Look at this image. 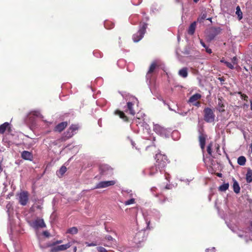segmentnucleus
Returning a JSON list of instances; mask_svg holds the SVG:
<instances>
[{
    "label": "nucleus",
    "instance_id": "nucleus-43",
    "mask_svg": "<svg viewBox=\"0 0 252 252\" xmlns=\"http://www.w3.org/2000/svg\"><path fill=\"white\" fill-rule=\"evenodd\" d=\"M71 133V130H69V129L68 130V131H67V132L66 133H65V136L66 137H67V135H68L69 134H70Z\"/></svg>",
    "mask_w": 252,
    "mask_h": 252
},
{
    "label": "nucleus",
    "instance_id": "nucleus-23",
    "mask_svg": "<svg viewBox=\"0 0 252 252\" xmlns=\"http://www.w3.org/2000/svg\"><path fill=\"white\" fill-rule=\"evenodd\" d=\"M158 67L157 64H151V65L150 67L148 72L147 74V77H149V75L150 73L154 72V71Z\"/></svg>",
    "mask_w": 252,
    "mask_h": 252
},
{
    "label": "nucleus",
    "instance_id": "nucleus-18",
    "mask_svg": "<svg viewBox=\"0 0 252 252\" xmlns=\"http://www.w3.org/2000/svg\"><path fill=\"white\" fill-rule=\"evenodd\" d=\"M199 138L201 148L203 151L205 144V138L203 135H201L199 136Z\"/></svg>",
    "mask_w": 252,
    "mask_h": 252
},
{
    "label": "nucleus",
    "instance_id": "nucleus-13",
    "mask_svg": "<svg viewBox=\"0 0 252 252\" xmlns=\"http://www.w3.org/2000/svg\"><path fill=\"white\" fill-rule=\"evenodd\" d=\"M179 75L183 78H186L188 76V72L187 68L184 67L179 71Z\"/></svg>",
    "mask_w": 252,
    "mask_h": 252
},
{
    "label": "nucleus",
    "instance_id": "nucleus-51",
    "mask_svg": "<svg viewBox=\"0 0 252 252\" xmlns=\"http://www.w3.org/2000/svg\"><path fill=\"white\" fill-rule=\"evenodd\" d=\"M155 189H156V188L153 187V188H151V189L152 191H155Z\"/></svg>",
    "mask_w": 252,
    "mask_h": 252
},
{
    "label": "nucleus",
    "instance_id": "nucleus-35",
    "mask_svg": "<svg viewBox=\"0 0 252 252\" xmlns=\"http://www.w3.org/2000/svg\"><path fill=\"white\" fill-rule=\"evenodd\" d=\"M108 23H109L108 22H104V27H105V28L108 29L112 28L113 27V24H112V26L110 27H109L108 26Z\"/></svg>",
    "mask_w": 252,
    "mask_h": 252
},
{
    "label": "nucleus",
    "instance_id": "nucleus-25",
    "mask_svg": "<svg viewBox=\"0 0 252 252\" xmlns=\"http://www.w3.org/2000/svg\"><path fill=\"white\" fill-rule=\"evenodd\" d=\"M100 169L101 170V172L103 174H107V173H105V171L106 170H109V169H111L110 167L108 165H104L101 166L100 167Z\"/></svg>",
    "mask_w": 252,
    "mask_h": 252
},
{
    "label": "nucleus",
    "instance_id": "nucleus-20",
    "mask_svg": "<svg viewBox=\"0 0 252 252\" xmlns=\"http://www.w3.org/2000/svg\"><path fill=\"white\" fill-rule=\"evenodd\" d=\"M116 115H119V117L122 119L124 121H126L127 120V118L126 116L125 115L124 112L120 111L119 110H117L115 112Z\"/></svg>",
    "mask_w": 252,
    "mask_h": 252
},
{
    "label": "nucleus",
    "instance_id": "nucleus-24",
    "mask_svg": "<svg viewBox=\"0 0 252 252\" xmlns=\"http://www.w3.org/2000/svg\"><path fill=\"white\" fill-rule=\"evenodd\" d=\"M228 187H229L228 183H225V184H223V185H221L219 187V190L220 191H225L226 189H228Z\"/></svg>",
    "mask_w": 252,
    "mask_h": 252
},
{
    "label": "nucleus",
    "instance_id": "nucleus-40",
    "mask_svg": "<svg viewBox=\"0 0 252 252\" xmlns=\"http://www.w3.org/2000/svg\"><path fill=\"white\" fill-rule=\"evenodd\" d=\"M62 243H63V241L62 240H57V241L53 243V245H57V244H61Z\"/></svg>",
    "mask_w": 252,
    "mask_h": 252
},
{
    "label": "nucleus",
    "instance_id": "nucleus-52",
    "mask_svg": "<svg viewBox=\"0 0 252 252\" xmlns=\"http://www.w3.org/2000/svg\"><path fill=\"white\" fill-rule=\"evenodd\" d=\"M243 96V97H244V99H246V98H248V97L245 95L244 96Z\"/></svg>",
    "mask_w": 252,
    "mask_h": 252
},
{
    "label": "nucleus",
    "instance_id": "nucleus-17",
    "mask_svg": "<svg viewBox=\"0 0 252 252\" xmlns=\"http://www.w3.org/2000/svg\"><path fill=\"white\" fill-rule=\"evenodd\" d=\"M246 181L247 183H250L252 182V170L249 169L246 174Z\"/></svg>",
    "mask_w": 252,
    "mask_h": 252
},
{
    "label": "nucleus",
    "instance_id": "nucleus-26",
    "mask_svg": "<svg viewBox=\"0 0 252 252\" xmlns=\"http://www.w3.org/2000/svg\"><path fill=\"white\" fill-rule=\"evenodd\" d=\"M218 105H219V111L220 112H223L224 111V106L222 103L221 100L219 98V102H218Z\"/></svg>",
    "mask_w": 252,
    "mask_h": 252
},
{
    "label": "nucleus",
    "instance_id": "nucleus-9",
    "mask_svg": "<svg viewBox=\"0 0 252 252\" xmlns=\"http://www.w3.org/2000/svg\"><path fill=\"white\" fill-rule=\"evenodd\" d=\"M21 157L25 160H32L33 156L31 152L27 151H24L21 154Z\"/></svg>",
    "mask_w": 252,
    "mask_h": 252
},
{
    "label": "nucleus",
    "instance_id": "nucleus-16",
    "mask_svg": "<svg viewBox=\"0 0 252 252\" xmlns=\"http://www.w3.org/2000/svg\"><path fill=\"white\" fill-rule=\"evenodd\" d=\"M233 188L234 191L235 193H239L240 192V188L239 187V184L235 180H233Z\"/></svg>",
    "mask_w": 252,
    "mask_h": 252
},
{
    "label": "nucleus",
    "instance_id": "nucleus-59",
    "mask_svg": "<svg viewBox=\"0 0 252 252\" xmlns=\"http://www.w3.org/2000/svg\"><path fill=\"white\" fill-rule=\"evenodd\" d=\"M204 162H206V158H204Z\"/></svg>",
    "mask_w": 252,
    "mask_h": 252
},
{
    "label": "nucleus",
    "instance_id": "nucleus-63",
    "mask_svg": "<svg viewBox=\"0 0 252 252\" xmlns=\"http://www.w3.org/2000/svg\"><path fill=\"white\" fill-rule=\"evenodd\" d=\"M170 110H173L171 108H169Z\"/></svg>",
    "mask_w": 252,
    "mask_h": 252
},
{
    "label": "nucleus",
    "instance_id": "nucleus-48",
    "mask_svg": "<svg viewBox=\"0 0 252 252\" xmlns=\"http://www.w3.org/2000/svg\"><path fill=\"white\" fill-rule=\"evenodd\" d=\"M220 62H221V63H229L228 62V61H225V62H224V61L223 60H222L220 61Z\"/></svg>",
    "mask_w": 252,
    "mask_h": 252
},
{
    "label": "nucleus",
    "instance_id": "nucleus-7",
    "mask_svg": "<svg viewBox=\"0 0 252 252\" xmlns=\"http://www.w3.org/2000/svg\"><path fill=\"white\" fill-rule=\"evenodd\" d=\"M116 182L115 181H107L100 182L96 185V186L93 188V189H101L108 187L109 186L115 185Z\"/></svg>",
    "mask_w": 252,
    "mask_h": 252
},
{
    "label": "nucleus",
    "instance_id": "nucleus-54",
    "mask_svg": "<svg viewBox=\"0 0 252 252\" xmlns=\"http://www.w3.org/2000/svg\"><path fill=\"white\" fill-rule=\"evenodd\" d=\"M218 176L219 177H221V173H218Z\"/></svg>",
    "mask_w": 252,
    "mask_h": 252
},
{
    "label": "nucleus",
    "instance_id": "nucleus-42",
    "mask_svg": "<svg viewBox=\"0 0 252 252\" xmlns=\"http://www.w3.org/2000/svg\"><path fill=\"white\" fill-rule=\"evenodd\" d=\"M249 151L251 153V154H252V144L250 145Z\"/></svg>",
    "mask_w": 252,
    "mask_h": 252
},
{
    "label": "nucleus",
    "instance_id": "nucleus-46",
    "mask_svg": "<svg viewBox=\"0 0 252 252\" xmlns=\"http://www.w3.org/2000/svg\"><path fill=\"white\" fill-rule=\"evenodd\" d=\"M237 11L236 13L238 14V16H239V11H240V8L239 6L237 7Z\"/></svg>",
    "mask_w": 252,
    "mask_h": 252
},
{
    "label": "nucleus",
    "instance_id": "nucleus-6",
    "mask_svg": "<svg viewBox=\"0 0 252 252\" xmlns=\"http://www.w3.org/2000/svg\"><path fill=\"white\" fill-rule=\"evenodd\" d=\"M154 130L158 134L164 136V137H168L169 135V132L167 129L164 128L162 127L160 125L158 124L154 125Z\"/></svg>",
    "mask_w": 252,
    "mask_h": 252
},
{
    "label": "nucleus",
    "instance_id": "nucleus-58",
    "mask_svg": "<svg viewBox=\"0 0 252 252\" xmlns=\"http://www.w3.org/2000/svg\"><path fill=\"white\" fill-rule=\"evenodd\" d=\"M176 133H177V132H174L173 134H176Z\"/></svg>",
    "mask_w": 252,
    "mask_h": 252
},
{
    "label": "nucleus",
    "instance_id": "nucleus-39",
    "mask_svg": "<svg viewBox=\"0 0 252 252\" xmlns=\"http://www.w3.org/2000/svg\"><path fill=\"white\" fill-rule=\"evenodd\" d=\"M192 104L194 106L199 107V106H200V103L199 101H196V102H194L193 103H192Z\"/></svg>",
    "mask_w": 252,
    "mask_h": 252
},
{
    "label": "nucleus",
    "instance_id": "nucleus-44",
    "mask_svg": "<svg viewBox=\"0 0 252 252\" xmlns=\"http://www.w3.org/2000/svg\"><path fill=\"white\" fill-rule=\"evenodd\" d=\"M215 249V248L213 247L212 248V249H211V250L207 249L206 251H207V252H214Z\"/></svg>",
    "mask_w": 252,
    "mask_h": 252
},
{
    "label": "nucleus",
    "instance_id": "nucleus-12",
    "mask_svg": "<svg viewBox=\"0 0 252 252\" xmlns=\"http://www.w3.org/2000/svg\"><path fill=\"white\" fill-rule=\"evenodd\" d=\"M66 122H62L58 124L55 127V130L57 131L61 132L67 126Z\"/></svg>",
    "mask_w": 252,
    "mask_h": 252
},
{
    "label": "nucleus",
    "instance_id": "nucleus-61",
    "mask_svg": "<svg viewBox=\"0 0 252 252\" xmlns=\"http://www.w3.org/2000/svg\"><path fill=\"white\" fill-rule=\"evenodd\" d=\"M187 114V113H185L184 114H182L183 115H185Z\"/></svg>",
    "mask_w": 252,
    "mask_h": 252
},
{
    "label": "nucleus",
    "instance_id": "nucleus-47",
    "mask_svg": "<svg viewBox=\"0 0 252 252\" xmlns=\"http://www.w3.org/2000/svg\"><path fill=\"white\" fill-rule=\"evenodd\" d=\"M236 60H237L236 57H233V61H232L233 63H234V62H235L236 61Z\"/></svg>",
    "mask_w": 252,
    "mask_h": 252
},
{
    "label": "nucleus",
    "instance_id": "nucleus-36",
    "mask_svg": "<svg viewBox=\"0 0 252 252\" xmlns=\"http://www.w3.org/2000/svg\"><path fill=\"white\" fill-rule=\"evenodd\" d=\"M106 239H107L109 241H112L113 240V238L112 236L110 235H107L105 237Z\"/></svg>",
    "mask_w": 252,
    "mask_h": 252
},
{
    "label": "nucleus",
    "instance_id": "nucleus-11",
    "mask_svg": "<svg viewBox=\"0 0 252 252\" xmlns=\"http://www.w3.org/2000/svg\"><path fill=\"white\" fill-rule=\"evenodd\" d=\"M201 95L200 94H195L190 97L189 102L192 104L194 102L197 101L199 99H200L201 98Z\"/></svg>",
    "mask_w": 252,
    "mask_h": 252
},
{
    "label": "nucleus",
    "instance_id": "nucleus-29",
    "mask_svg": "<svg viewBox=\"0 0 252 252\" xmlns=\"http://www.w3.org/2000/svg\"><path fill=\"white\" fill-rule=\"evenodd\" d=\"M32 115L36 117H39L40 116V113L38 111H33L30 113V117H31Z\"/></svg>",
    "mask_w": 252,
    "mask_h": 252
},
{
    "label": "nucleus",
    "instance_id": "nucleus-4",
    "mask_svg": "<svg viewBox=\"0 0 252 252\" xmlns=\"http://www.w3.org/2000/svg\"><path fill=\"white\" fill-rule=\"evenodd\" d=\"M19 203L22 206L27 204L29 201V193L27 191H22L18 195Z\"/></svg>",
    "mask_w": 252,
    "mask_h": 252
},
{
    "label": "nucleus",
    "instance_id": "nucleus-8",
    "mask_svg": "<svg viewBox=\"0 0 252 252\" xmlns=\"http://www.w3.org/2000/svg\"><path fill=\"white\" fill-rule=\"evenodd\" d=\"M32 227L35 229L46 227L43 219H37L30 223Z\"/></svg>",
    "mask_w": 252,
    "mask_h": 252
},
{
    "label": "nucleus",
    "instance_id": "nucleus-45",
    "mask_svg": "<svg viewBox=\"0 0 252 252\" xmlns=\"http://www.w3.org/2000/svg\"><path fill=\"white\" fill-rule=\"evenodd\" d=\"M200 43H201V44L202 45V46L203 47H204V48H206V45H205V44L202 41H200Z\"/></svg>",
    "mask_w": 252,
    "mask_h": 252
},
{
    "label": "nucleus",
    "instance_id": "nucleus-55",
    "mask_svg": "<svg viewBox=\"0 0 252 252\" xmlns=\"http://www.w3.org/2000/svg\"><path fill=\"white\" fill-rule=\"evenodd\" d=\"M251 110H252V101L251 102Z\"/></svg>",
    "mask_w": 252,
    "mask_h": 252
},
{
    "label": "nucleus",
    "instance_id": "nucleus-30",
    "mask_svg": "<svg viewBox=\"0 0 252 252\" xmlns=\"http://www.w3.org/2000/svg\"><path fill=\"white\" fill-rule=\"evenodd\" d=\"M135 203V199L134 198H131L125 202L126 205H129L130 204H134Z\"/></svg>",
    "mask_w": 252,
    "mask_h": 252
},
{
    "label": "nucleus",
    "instance_id": "nucleus-33",
    "mask_svg": "<svg viewBox=\"0 0 252 252\" xmlns=\"http://www.w3.org/2000/svg\"><path fill=\"white\" fill-rule=\"evenodd\" d=\"M97 250L99 252H107V251L102 247H97Z\"/></svg>",
    "mask_w": 252,
    "mask_h": 252
},
{
    "label": "nucleus",
    "instance_id": "nucleus-57",
    "mask_svg": "<svg viewBox=\"0 0 252 252\" xmlns=\"http://www.w3.org/2000/svg\"><path fill=\"white\" fill-rule=\"evenodd\" d=\"M40 247L41 249H43V247L42 246H41V245H40Z\"/></svg>",
    "mask_w": 252,
    "mask_h": 252
},
{
    "label": "nucleus",
    "instance_id": "nucleus-53",
    "mask_svg": "<svg viewBox=\"0 0 252 252\" xmlns=\"http://www.w3.org/2000/svg\"><path fill=\"white\" fill-rule=\"evenodd\" d=\"M131 145H132V146H134V142L132 141H131Z\"/></svg>",
    "mask_w": 252,
    "mask_h": 252
},
{
    "label": "nucleus",
    "instance_id": "nucleus-15",
    "mask_svg": "<svg viewBox=\"0 0 252 252\" xmlns=\"http://www.w3.org/2000/svg\"><path fill=\"white\" fill-rule=\"evenodd\" d=\"M196 28V22H194L189 26L188 30V33L189 34H193L195 32Z\"/></svg>",
    "mask_w": 252,
    "mask_h": 252
},
{
    "label": "nucleus",
    "instance_id": "nucleus-27",
    "mask_svg": "<svg viewBox=\"0 0 252 252\" xmlns=\"http://www.w3.org/2000/svg\"><path fill=\"white\" fill-rule=\"evenodd\" d=\"M66 171V168L65 166H62L58 172V174L63 175Z\"/></svg>",
    "mask_w": 252,
    "mask_h": 252
},
{
    "label": "nucleus",
    "instance_id": "nucleus-60",
    "mask_svg": "<svg viewBox=\"0 0 252 252\" xmlns=\"http://www.w3.org/2000/svg\"><path fill=\"white\" fill-rule=\"evenodd\" d=\"M208 20H209V21H211V18H208Z\"/></svg>",
    "mask_w": 252,
    "mask_h": 252
},
{
    "label": "nucleus",
    "instance_id": "nucleus-5",
    "mask_svg": "<svg viewBox=\"0 0 252 252\" xmlns=\"http://www.w3.org/2000/svg\"><path fill=\"white\" fill-rule=\"evenodd\" d=\"M204 112L205 121L208 123L214 122L215 115L213 110L209 108H206L204 109Z\"/></svg>",
    "mask_w": 252,
    "mask_h": 252
},
{
    "label": "nucleus",
    "instance_id": "nucleus-62",
    "mask_svg": "<svg viewBox=\"0 0 252 252\" xmlns=\"http://www.w3.org/2000/svg\"><path fill=\"white\" fill-rule=\"evenodd\" d=\"M165 178H166V179L167 180H168V177H167V176H166V177H165Z\"/></svg>",
    "mask_w": 252,
    "mask_h": 252
},
{
    "label": "nucleus",
    "instance_id": "nucleus-64",
    "mask_svg": "<svg viewBox=\"0 0 252 252\" xmlns=\"http://www.w3.org/2000/svg\"><path fill=\"white\" fill-rule=\"evenodd\" d=\"M251 226L252 227V221L251 222Z\"/></svg>",
    "mask_w": 252,
    "mask_h": 252
},
{
    "label": "nucleus",
    "instance_id": "nucleus-38",
    "mask_svg": "<svg viewBox=\"0 0 252 252\" xmlns=\"http://www.w3.org/2000/svg\"><path fill=\"white\" fill-rule=\"evenodd\" d=\"M43 234L47 237H48L50 236V233L47 231H43Z\"/></svg>",
    "mask_w": 252,
    "mask_h": 252
},
{
    "label": "nucleus",
    "instance_id": "nucleus-22",
    "mask_svg": "<svg viewBox=\"0 0 252 252\" xmlns=\"http://www.w3.org/2000/svg\"><path fill=\"white\" fill-rule=\"evenodd\" d=\"M78 229L76 227H72L67 229L66 233L71 234L72 235L76 234L78 233Z\"/></svg>",
    "mask_w": 252,
    "mask_h": 252
},
{
    "label": "nucleus",
    "instance_id": "nucleus-32",
    "mask_svg": "<svg viewBox=\"0 0 252 252\" xmlns=\"http://www.w3.org/2000/svg\"><path fill=\"white\" fill-rule=\"evenodd\" d=\"M59 251H60L59 250V246L52 248L50 250V252H58Z\"/></svg>",
    "mask_w": 252,
    "mask_h": 252
},
{
    "label": "nucleus",
    "instance_id": "nucleus-14",
    "mask_svg": "<svg viewBox=\"0 0 252 252\" xmlns=\"http://www.w3.org/2000/svg\"><path fill=\"white\" fill-rule=\"evenodd\" d=\"M9 123L5 122L0 126V134H3L8 127Z\"/></svg>",
    "mask_w": 252,
    "mask_h": 252
},
{
    "label": "nucleus",
    "instance_id": "nucleus-10",
    "mask_svg": "<svg viewBox=\"0 0 252 252\" xmlns=\"http://www.w3.org/2000/svg\"><path fill=\"white\" fill-rule=\"evenodd\" d=\"M75 242H76V241L73 240L72 242H68L66 244H63V245H59V250L60 251H65V250L68 249V248H69L71 246V245H72V243H75Z\"/></svg>",
    "mask_w": 252,
    "mask_h": 252
},
{
    "label": "nucleus",
    "instance_id": "nucleus-21",
    "mask_svg": "<svg viewBox=\"0 0 252 252\" xmlns=\"http://www.w3.org/2000/svg\"><path fill=\"white\" fill-rule=\"evenodd\" d=\"M246 162V159L244 156H240L238 158L237 162L240 165H244Z\"/></svg>",
    "mask_w": 252,
    "mask_h": 252
},
{
    "label": "nucleus",
    "instance_id": "nucleus-3",
    "mask_svg": "<svg viewBox=\"0 0 252 252\" xmlns=\"http://www.w3.org/2000/svg\"><path fill=\"white\" fill-rule=\"evenodd\" d=\"M147 28V24L144 23L140 28L138 32L133 34L132 39L134 42H137L140 41L143 37Z\"/></svg>",
    "mask_w": 252,
    "mask_h": 252
},
{
    "label": "nucleus",
    "instance_id": "nucleus-34",
    "mask_svg": "<svg viewBox=\"0 0 252 252\" xmlns=\"http://www.w3.org/2000/svg\"><path fill=\"white\" fill-rule=\"evenodd\" d=\"M228 67L230 69H233L236 68L237 64H226Z\"/></svg>",
    "mask_w": 252,
    "mask_h": 252
},
{
    "label": "nucleus",
    "instance_id": "nucleus-31",
    "mask_svg": "<svg viewBox=\"0 0 252 252\" xmlns=\"http://www.w3.org/2000/svg\"><path fill=\"white\" fill-rule=\"evenodd\" d=\"M85 244L87 247L96 246L97 245V244L94 242L92 243L86 242Z\"/></svg>",
    "mask_w": 252,
    "mask_h": 252
},
{
    "label": "nucleus",
    "instance_id": "nucleus-28",
    "mask_svg": "<svg viewBox=\"0 0 252 252\" xmlns=\"http://www.w3.org/2000/svg\"><path fill=\"white\" fill-rule=\"evenodd\" d=\"M213 144L212 143H210L208 146L207 148V151L208 153V154L210 156H212V148Z\"/></svg>",
    "mask_w": 252,
    "mask_h": 252
},
{
    "label": "nucleus",
    "instance_id": "nucleus-49",
    "mask_svg": "<svg viewBox=\"0 0 252 252\" xmlns=\"http://www.w3.org/2000/svg\"><path fill=\"white\" fill-rule=\"evenodd\" d=\"M143 233L142 232H139L138 233L136 234V237H138L140 235H141V234Z\"/></svg>",
    "mask_w": 252,
    "mask_h": 252
},
{
    "label": "nucleus",
    "instance_id": "nucleus-56",
    "mask_svg": "<svg viewBox=\"0 0 252 252\" xmlns=\"http://www.w3.org/2000/svg\"><path fill=\"white\" fill-rule=\"evenodd\" d=\"M199 0H193L194 2H197Z\"/></svg>",
    "mask_w": 252,
    "mask_h": 252
},
{
    "label": "nucleus",
    "instance_id": "nucleus-19",
    "mask_svg": "<svg viewBox=\"0 0 252 252\" xmlns=\"http://www.w3.org/2000/svg\"><path fill=\"white\" fill-rule=\"evenodd\" d=\"M78 128V127L77 126L72 125L69 127V130H71V133L70 134H69L68 135H67V138H68L71 137L74 135V131L77 130Z\"/></svg>",
    "mask_w": 252,
    "mask_h": 252
},
{
    "label": "nucleus",
    "instance_id": "nucleus-41",
    "mask_svg": "<svg viewBox=\"0 0 252 252\" xmlns=\"http://www.w3.org/2000/svg\"><path fill=\"white\" fill-rule=\"evenodd\" d=\"M206 52H207L208 53H209V54H210V53H212V50H211V49L208 48V47H206Z\"/></svg>",
    "mask_w": 252,
    "mask_h": 252
},
{
    "label": "nucleus",
    "instance_id": "nucleus-37",
    "mask_svg": "<svg viewBox=\"0 0 252 252\" xmlns=\"http://www.w3.org/2000/svg\"><path fill=\"white\" fill-rule=\"evenodd\" d=\"M184 53L185 55H189V54H191V52H190V51H189V49H187V48H186V49L185 50V51H184Z\"/></svg>",
    "mask_w": 252,
    "mask_h": 252
},
{
    "label": "nucleus",
    "instance_id": "nucleus-50",
    "mask_svg": "<svg viewBox=\"0 0 252 252\" xmlns=\"http://www.w3.org/2000/svg\"><path fill=\"white\" fill-rule=\"evenodd\" d=\"M76 251H77V247H74L73 248V252H76Z\"/></svg>",
    "mask_w": 252,
    "mask_h": 252
},
{
    "label": "nucleus",
    "instance_id": "nucleus-1",
    "mask_svg": "<svg viewBox=\"0 0 252 252\" xmlns=\"http://www.w3.org/2000/svg\"><path fill=\"white\" fill-rule=\"evenodd\" d=\"M155 159L156 162L155 165L152 166L150 169V174L154 175L159 171L161 172L163 168L166 166L167 159V157L160 153H158L156 155Z\"/></svg>",
    "mask_w": 252,
    "mask_h": 252
},
{
    "label": "nucleus",
    "instance_id": "nucleus-2",
    "mask_svg": "<svg viewBox=\"0 0 252 252\" xmlns=\"http://www.w3.org/2000/svg\"><path fill=\"white\" fill-rule=\"evenodd\" d=\"M122 96L127 101V110L129 111L131 115L133 116L135 114V111L132 108V106L137 102V98L133 96L126 94H123Z\"/></svg>",
    "mask_w": 252,
    "mask_h": 252
}]
</instances>
